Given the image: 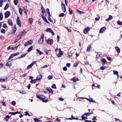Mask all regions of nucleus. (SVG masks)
Listing matches in <instances>:
<instances>
[{"instance_id": "1", "label": "nucleus", "mask_w": 122, "mask_h": 122, "mask_svg": "<svg viewBox=\"0 0 122 122\" xmlns=\"http://www.w3.org/2000/svg\"><path fill=\"white\" fill-rule=\"evenodd\" d=\"M40 96L42 97H41L39 96V99L41 100L42 101V102H43L46 103L48 101V99L44 100V99H45L46 98V97L45 96L41 95Z\"/></svg>"}, {"instance_id": "2", "label": "nucleus", "mask_w": 122, "mask_h": 122, "mask_svg": "<svg viewBox=\"0 0 122 122\" xmlns=\"http://www.w3.org/2000/svg\"><path fill=\"white\" fill-rule=\"evenodd\" d=\"M44 34L43 33L41 34L40 36V38L39 40V44H41L44 41Z\"/></svg>"}, {"instance_id": "3", "label": "nucleus", "mask_w": 122, "mask_h": 122, "mask_svg": "<svg viewBox=\"0 0 122 122\" xmlns=\"http://www.w3.org/2000/svg\"><path fill=\"white\" fill-rule=\"evenodd\" d=\"M33 41L31 40L28 41L24 45V46H26L28 45H31Z\"/></svg>"}, {"instance_id": "4", "label": "nucleus", "mask_w": 122, "mask_h": 122, "mask_svg": "<svg viewBox=\"0 0 122 122\" xmlns=\"http://www.w3.org/2000/svg\"><path fill=\"white\" fill-rule=\"evenodd\" d=\"M106 28L105 27H103L100 29L99 32L101 33H102L105 31L106 30Z\"/></svg>"}, {"instance_id": "5", "label": "nucleus", "mask_w": 122, "mask_h": 122, "mask_svg": "<svg viewBox=\"0 0 122 122\" xmlns=\"http://www.w3.org/2000/svg\"><path fill=\"white\" fill-rule=\"evenodd\" d=\"M58 50L59 52V53L57 55V57H60L63 54V53L61 51V50L60 48H59Z\"/></svg>"}, {"instance_id": "6", "label": "nucleus", "mask_w": 122, "mask_h": 122, "mask_svg": "<svg viewBox=\"0 0 122 122\" xmlns=\"http://www.w3.org/2000/svg\"><path fill=\"white\" fill-rule=\"evenodd\" d=\"M10 15V13L9 11H6L5 13V19L8 17Z\"/></svg>"}, {"instance_id": "7", "label": "nucleus", "mask_w": 122, "mask_h": 122, "mask_svg": "<svg viewBox=\"0 0 122 122\" xmlns=\"http://www.w3.org/2000/svg\"><path fill=\"white\" fill-rule=\"evenodd\" d=\"M53 41L51 39H48L47 41V43L49 45H51L53 43Z\"/></svg>"}, {"instance_id": "8", "label": "nucleus", "mask_w": 122, "mask_h": 122, "mask_svg": "<svg viewBox=\"0 0 122 122\" xmlns=\"http://www.w3.org/2000/svg\"><path fill=\"white\" fill-rule=\"evenodd\" d=\"M41 17L43 19L44 21L47 24H49V22H48L46 18L45 17V16H44L42 14L41 15Z\"/></svg>"}, {"instance_id": "9", "label": "nucleus", "mask_w": 122, "mask_h": 122, "mask_svg": "<svg viewBox=\"0 0 122 122\" xmlns=\"http://www.w3.org/2000/svg\"><path fill=\"white\" fill-rule=\"evenodd\" d=\"M90 28L88 27L84 29L83 31V32L85 34H86L87 33L88 31L90 30Z\"/></svg>"}, {"instance_id": "10", "label": "nucleus", "mask_w": 122, "mask_h": 122, "mask_svg": "<svg viewBox=\"0 0 122 122\" xmlns=\"http://www.w3.org/2000/svg\"><path fill=\"white\" fill-rule=\"evenodd\" d=\"M61 7L63 12H65L66 11V8L65 5L63 3H62L61 5Z\"/></svg>"}, {"instance_id": "11", "label": "nucleus", "mask_w": 122, "mask_h": 122, "mask_svg": "<svg viewBox=\"0 0 122 122\" xmlns=\"http://www.w3.org/2000/svg\"><path fill=\"white\" fill-rule=\"evenodd\" d=\"M16 23L20 27L21 26V24L20 21L19 19V18L17 17V18L16 20Z\"/></svg>"}, {"instance_id": "12", "label": "nucleus", "mask_w": 122, "mask_h": 122, "mask_svg": "<svg viewBox=\"0 0 122 122\" xmlns=\"http://www.w3.org/2000/svg\"><path fill=\"white\" fill-rule=\"evenodd\" d=\"M19 35L15 39L14 41V43H16L21 39V36H20V37H19Z\"/></svg>"}, {"instance_id": "13", "label": "nucleus", "mask_w": 122, "mask_h": 122, "mask_svg": "<svg viewBox=\"0 0 122 122\" xmlns=\"http://www.w3.org/2000/svg\"><path fill=\"white\" fill-rule=\"evenodd\" d=\"M71 81H73L74 82H75L77 81H79V79L77 78H75V77H73L72 78L70 79Z\"/></svg>"}, {"instance_id": "14", "label": "nucleus", "mask_w": 122, "mask_h": 122, "mask_svg": "<svg viewBox=\"0 0 122 122\" xmlns=\"http://www.w3.org/2000/svg\"><path fill=\"white\" fill-rule=\"evenodd\" d=\"M38 76L36 77V79H35L34 80H31L30 81V83L31 84H33L35 83L36 81L37 80H38Z\"/></svg>"}, {"instance_id": "15", "label": "nucleus", "mask_w": 122, "mask_h": 122, "mask_svg": "<svg viewBox=\"0 0 122 122\" xmlns=\"http://www.w3.org/2000/svg\"><path fill=\"white\" fill-rule=\"evenodd\" d=\"M101 61L104 65L106 63H107V61L104 58H103L101 60Z\"/></svg>"}, {"instance_id": "16", "label": "nucleus", "mask_w": 122, "mask_h": 122, "mask_svg": "<svg viewBox=\"0 0 122 122\" xmlns=\"http://www.w3.org/2000/svg\"><path fill=\"white\" fill-rule=\"evenodd\" d=\"M35 63V61H34L33 63H31L30 65H28L27 67V69H28L31 67Z\"/></svg>"}, {"instance_id": "17", "label": "nucleus", "mask_w": 122, "mask_h": 122, "mask_svg": "<svg viewBox=\"0 0 122 122\" xmlns=\"http://www.w3.org/2000/svg\"><path fill=\"white\" fill-rule=\"evenodd\" d=\"M24 12L25 14L26 15H27V12L28 10L26 9L24 7H23V9Z\"/></svg>"}, {"instance_id": "18", "label": "nucleus", "mask_w": 122, "mask_h": 122, "mask_svg": "<svg viewBox=\"0 0 122 122\" xmlns=\"http://www.w3.org/2000/svg\"><path fill=\"white\" fill-rule=\"evenodd\" d=\"M8 23L9 25L11 26L13 24L10 19H9L8 20Z\"/></svg>"}, {"instance_id": "19", "label": "nucleus", "mask_w": 122, "mask_h": 122, "mask_svg": "<svg viewBox=\"0 0 122 122\" xmlns=\"http://www.w3.org/2000/svg\"><path fill=\"white\" fill-rule=\"evenodd\" d=\"M18 113L20 114V113L19 112H10L9 113V114H11V115H15V114H18Z\"/></svg>"}, {"instance_id": "20", "label": "nucleus", "mask_w": 122, "mask_h": 122, "mask_svg": "<svg viewBox=\"0 0 122 122\" xmlns=\"http://www.w3.org/2000/svg\"><path fill=\"white\" fill-rule=\"evenodd\" d=\"M46 10L47 14L48 16H51V15L49 11V9L48 8H47L46 9Z\"/></svg>"}, {"instance_id": "21", "label": "nucleus", "mask_w": 122, "mask_h": 122, "mask_svg": "<svg viewBox=\"0 0 122 122\" xmlns=\"http://www.w3.org/2000/svg\"><path fill=\"white\" fill-rule=\"evenodd\" d=\"M91 44H89V46H88L87 49L86 51H90V49L91 48Z\"/></svg>"}, {"instance_id": "22", "label": "nucleus", "mask_w": 122, "mask_h": 122, "mask_svg": "<svg viewBox=\"0 0 122 122\" xmlns=\"http://www.w3.org/2000/svg\"><path fill=\"white\" fill-rule=\"evenodd\" d=\"M113 19L112 16L111 15H109V17L106 20V21H108L111 20V19Z\"/></svg>"}, {"instance_id": "23", "label": "nucleus", "mask_w": 122, "mask_h": 122, "mask_svg": "<svg viewBox=\"0 0 122 122\" xmlns=\"http://www.w3.org/2000/svg\"><path fill=\"white\" fill-rule=\"evenodd\" d=\"M115 48L117 53H119L120 51V48L118 46L116 47H115Z\"/></svg>"}, {"instance_id": "24", "label": "nucleus", "mask_w": 122, "mask_h": 122, "mask_svg": "<svg viewBox=\"0 0 122 122\" xmlns=\"http://www.w3.org/2000/svg\"><path fill=\"white\" fill-rule=\"evenodd\" d=\"M46 90L48 91L49 93H51L52 94L53 93V91L52 89L51 88H47Z\"/></svg>"}, {"instance_id": "25", "label": "nucleus", "mask_w": 122, "mask_h": 122, "mask_svg": "<svg viewBox=\"0 0 122 122\" xmlns=\"http://www.w3.org/2000/svg\"><path fill=\"white\" fill-rule=\"evenodd\" d=\"M10 62V61H9L6 64V66L9 67H10L11 66L12 64V63H9Z\"/></svg>"}, {"instance_id": "26", "label": "nucleus", "mask_w": 122, "mask_h": 122, "mask_svg": "<svg viewBox=\"0 0 122 122\" xmlns=\"http://www.w3.org/2000/svg\"><path fill=\"white\" fill-rule=\"evenodd\" d=\"M92 112L91 113H89V112H88V113H85L84 114V115H86V117H87L88 116H90V115L91 114H92Z\"/></svg>"}, {"instance_id": "27", "label": "nucleus", "mask_w": 122, "mask_h": 122, "mask_svg": "<svg viewBox=\"0 0 122 122\" xmlns=\"http://www.w3.org/2000/svg\"><path fill=\"white\" fill-rule=\"evenodd\" d=\"M19 11L20 14L22 15V9L21 8H20L19 9Z\"/></svg>"}, {"instance_id": "28", "label": "nucleus", "mask_w": 122, "mask_h": 122, "mask_svg": "<svg viewBox=\"0 0 122 122\" xmlns=\"http://www.w3.org/2000/svg\"><path fill=\"white\" fill-rule=\"evenodd\" d=\"M69 14L70 15H71L73 13L72 10L70 8H69Z\"/></svg>"}, {"instance_id": "29", "label": "nucleus", "mask_w": 122, "mask_h": 122, "mask_svg": "<svg viewBox=\"0 0 122 122\" xmlns=\"http://www.w3.org/2000/svg\"><path fill=\"white\" fill-rule=\"evenodd\" d=\"M33 22V19L31 18H29V19L28 23H30V24H31Z\"/></svg>"}, {"instance_id": "30", "label": "nucleus", "mask_w": 122, "mask_h": 122, "mask_svg": "<svg viewBox=\"0 0 122 122\" xmlns=\"http://www.w3.org/2000/svg\"><path fill=\"white\" fill-rule=\"evenodd\" d=\"M41 12L43 15L46 16L47 15L45 10H42Z\"/></svg>"}, {"instance_id": "31", "label": "nucleus", "mask_w": 122, "mask_h": 122, "mask_svg": "<svg viewBox=\"0 0 122 122\" xmlns=\"http://www.w3.org/2000/svg\"><path fill=\"white\" fill-rule=\"evenodd\" d=\"M16 27L15 26H13L12 27V30H13V31L14 32H15L16 30Z\"/></svg>"}, {"instance_id": "32", "label": "nucleus", "mask_w": 122, "mask_h": 122, "mask_svg": "<svg viewBox=\"0 0 122 122\" xmlns=\"http://www.w3.org/2000/svg\"><path fill=\"white\" fill-rule=\"evenodd\" d=\"M9 7V4H6V5L5 6L4 8V9L5 10H6Z\"/></svg>"}, {"instance_id": "33", "label": "nucleus", "mask_w": 122, "mask_h": 122, "mask_svg": "<svg viewBox=\"0 0 122 122\" xmlns=\"http://www.w3.org/2000/svg\"><path fill=\"white\" fill-rule=\"evenodd\" d=\"M46 30L47 32H49L51 33L53 30L51 28H49L47 29H46Z\"/></svg>"}, {"instance_id": "34", "label": "nucleus", "mask_w": 122, "mask_h": 122, "mask_svg": "<svg viewBox=\"0 0 122 122\" xmlns=\"http://www.w3.org/2000/svg\"><path fill=\"white\" fill-rule=\"evenodd\" d=\"M117 23L119 25H122V22L119 20L117 21Z\"/></svg>"}, {"instance_id": "35", "label": "nucleus", "mask_w": 122, "mask_h": 122, "mask_svg": "<svg viewBox=\"0 0 122 122\" xmlns=\"http://www.w3.org/2000/svg\"><path fill=\"white\" fill-rule=\"evenodd\" d=\"M33 47L32 46H31L29 48L27 51L29 52L31 51L33 48Z\"/></svg>"}, {"instance_id": "36", "label": "nucleus", "mask_w": 122, "mask_h": 122, "mask_svg": "<svg viewBox=\"0 0 122 122\" xmlns=\"http://www.w3.org/2000/svg\"><path fill=\"white\" fill-rule=\"evenodd\" d=\"M3 16L2 13H0V20H2L3 19Z\"/></svg>"}, {"instance_id": "37", "label": "nucleus", "mask_w": 122, "mask_h": 122, "mask_svg": "<svg viewBox=\"0 0 122 122\" xmlns=\"http://www.w3.org/2000/svg\"><path fill=\"white\" fill-rule=\"evenodd\" d=\"M99 53H97L96 55V57L97 58L99 59L100 58V55L99 54Z\"/></svg>"}, {"instance_id": "38", "label": "nucleus", "mask_w": 122, "mask_h": 122, "mask_svg": "<svg viewBox=\"0 0 122 122\" xmlns=\"http://www.w3.org/2000/svg\"><path fill=\"white\" fill-rule=\"evenodd\" d=\"M77 13H79L80 14H81L82 13L84 14V12L78 10H77Z\"/></svg>"}, {"instance_id": "39", "label": "nucleus", "mask_w": 122, "mask_h": 122, "mask_svg": "<svg viewBox=\"0 0 122 122\" xmlns=\"http://www.w3.org/2000/svg\"><path fill=\"white\" fill-rule=\"evenodd\" d=\"M14 4L15 5H17V3H18V0H14Z\"/></svg>"}, {"instance_id": "40", "label": "nucleus", "mask_w": 122, "mask_h": 122, "mask_svg": "<svg viewBox=\"0 0 122 122\" xmlns=\"http://www.w3.org/2000/svg\"><path fill=\"white\" fill-rule=\"evenodd\" d=\"M78 64V63L76 62V63H74L73 65V66L74 67H76L77 66Z\"/></svg>"}, {"instance_id": "41", "label": "nucleus", "mask_w": 122, "mask_h": 122, "mask_svg": "<svg viewBox=\"0 0 122 122\" xmlns=\"http://www.w3.org/2000/svg\"><path fill=\"white\" fill-rule=\"evenodd\" d=\"M65 15V14L63 13H61L59 15V17H63Z\"/></svg>"}, {"instance_id": "42", "label": "nucleus", "mask_w": 122, "mask_h": 122, "mask_svg": "<svg viewBox=\"0 0 122 122\" xmlns=\"http://www.w3.org/2000/svg\"><path fill=\"white\" fill-rule=\"evenodd\" d=\"M106 68V67L105 66H102L100 67V69L102 70H103Z\"/></svg>"}, {"instance_id": "43", "label": "nucleus", "mask_w": 122, "mask_h": 122, "mask_svg": "<svg viewBox=\"0 0 122 122\" xmlns=\"http://www.w3.org/2000/svg\"><path fill=\"white\" fill-rule=\"evenodd\" d=\"M26 54H25L22 55L21 56H20L19 58L21 59L23 57H25Z\"/></svg>"}, {"instance_id": "44", "label": "nucleus", "mask_w": 122, "mask_h": 122, "mask_svg": "<svg viewBox=\"0 0 122 122\" xmlns=\"http://www.w3.org/2000/svg\"><path fill=\"white\" fill-rule=\"evenodd\" d=\"M53 78L52 76V75H49L48 77V79L49 80H51Z\"/></svg>"}, {"instance_id": "45", "label": "nucleus", "mask_w": 122, "mask_h": 122, "mask_svg": "<svg viewBox=\"0 0 122 122\" xmlns=\"http://www.w3.org/2000/svg\"><path fill=\"white\" fill-rule=\"evenodd\" d=\"M118 72L117 71H116L115 70L113 71V74L114 75H117V74H118Z\"/></svg>"}, {"instance_id": "46", "label": "nucleus", "mask_w": 122, "mask_h": 122, "mask_svg": "<svg viewBox=\"0 0 122 122\" xmlns=\"http://www.w3.org/2000/svg\"><path fill=\"white\" fill-rule=\"evenodd\" d=\"M50 16H48L47 17L48 20L50 21L51 22H52L53 21L52 20L51 18H50Z\"/></svg>"}, {"instance_id": "47", "label": "nucleus", "mask_w": 122, "mask_h": 122, "mask_svg": "<svg viewBox=\"0 0 122 122\" xmlns=\"http://www.w3.org/2000/svg\"><path fill=\"white\" fill-rule=\"evenodd\" d=\"M51 87L52 88H54L55 89H56V85L55 84H54L53 85H52L51 86Z\"/></svg>"}, {"instance_id": "48", "label": "nucleus", "mask_w": 122, "mask_h": 122, "mask_svg": "<svg viewBox=\"0 0 122 122\" xmlns=\"http://www.w3.org/2000/svg\"><path fill=\"white\" fill-rule=\"evenodd\" d=\"M14 57V56H13V54H11V55L10 56L9 58H8V60H10L13 57Z\"/></svg>"}, {"instance_id": "49", "label": "nucleus", "mask_w": 122, "mask_h": 122, "mask_svg": "<svg viewBox=\"0 0 122 122\" xmlns=\"http://www.w3.org/2000/svg\"><path fill=\"white\" fill-rule=\"evenodd\" d=\"M90 102H92L93 103H94L95 102V101L94 100H93V99L92 98H90Z\"/></svg>"}, {"instance_id": "50", "label": "nucleus", "mask_w": 122, "mask_h": 122, "mask_svg": "<svg viewBox=\"0 0 122 122\" xmlns=\"http://www.w3.org/2000/svg\"><path fill=\"white\" fill-rule=\"evenodd\" d=\"M39 81H40V80L42 78V76L41 75H40L39 76Z\"/></svg>"}, {"instance_id": "51", "label": "nucleus", "mask_w": 122, "mask_h": 122, "mask_svg": "<svg viewBox=\"0 0 122 122\" xmlns=\"http://www.w3.org/2000/svg\"><path fill=\"white\" fill-rule=\"evenodd\" d=\"M5 32V30L3 29H2L1 30V32L3 33L4 34Z\"/></svg>"}, {"instance_id": "52", "label": "nucleus", "mask_w": 122, "mask_h": 122, "mask_svg": "<svg viewBox=\"0 0 122 122\" xmlns=\"http://www.w3.org/2000/svg\"><path fill=\"white\" fill-rule=\"evenodd\" d=\"M3 27L5 28H6L7 27L6 24L5 23L3 24Z\"/></svg>"}, {"instance_id": "53", "label": "nucleus", "mask_w": 122, "mask_h": 122, "mask_svg": "<svg viewBox=\"0 0 122 122\" xmlns=\"http://www.w3.org/2000/svg\"><path fill=\"white\" fill-rule=\"evenodd\" d=\"M3 1V0H0V7L2 6Z\"/></svg>"}, {"instance_id": "54", "label": "nucleus", "mask_w": 122, "mask_h": 122, "mask_svg": "<svg viewBox=\"0 0 122 122\" xmlns=\"http://www.w3.org/2000/svg\"><path fill=\"white\" fill-rule=\"evenodd\" d=\"M25 116H30V115L29 113H28L27 112H25Z\"/></svg>"}, {"instance_id": "55", "label": "nucleus", "mask_w": 122, "mask_h": 122, "mask_svg": "<svg viewBox=\"0 0 122 122\" xmlns=\"http://www.w3.org/2000/svg\"><path fill=\"white\" fill-rule=\"evenodd\" d=\"M20 93L21 94H24L25 93V92L23 90H21L20 91Z\"/></svg>"}, {"instance_id": "56", "label": "nucleus", "mask_w": 122, "mask_h": 122, "mask_svg": "<svg viewBox=\"0 0 122 122\" xmlns=\"http://www.w3.org/2000/svg\"><path fill=\"white\" fill-rule=\"evenodd\" d=\"M68 54L70 55H71V56H72V55L73 54L72 52V51H69V52H68Z\"/></svg>"}, {"instance_id": "57", "label": "nucleus", "mask_w": 122, "mask_h": 122, "mask_svg": "<svg viewBox=\"0 0 122 122\" xmlns=\"http://www.w3.org/2000/svg\"><path fill=\"white\" fill-rule=\"evenodd\" d=\"M19 53V52H17L15 53H13L12 54L13 55V56H14L18 55Z\"/></svg>"}, {"instance_id": "58", "label": "nucleus", "mask_w": 122, "mask_h": 122, "mask_svg": "<svg viewBox=\"0 0 122 122\" xmlns=\"http://www.w3.org/2000/svg\"><path fill=\"white\" fill-rule=\"evenodd\" d=\"M66 29L67 30L68 32H71V29H69L68 27H66Z\"/></svg>"}, {"instance_id": "59", "label": "nucleus", "mask_w": 122, "mask_h": 122, "mask_svg": "<svg viewBox=\"0 0 122 122\" xmlns=\"http://www.w3.org/2000/svg\"><path fill=\"white\" fill-rule=\"evenodd\" d=\"M99 19L100 17L99 16H98L97 17L95 18V20L97 21L99 20Z\"/></svg>"}, {"instance_id": "60", "label": "nucleus", "mask_w": 122, "mask_h": 122, "mask_svg": "<svg viewBox=\"0 0 122 122\" xmlns=\"http://www.w3.org/2000/svg\"><path fill=\"white\" fill-rule=\"evenodd\" d=\"M6 80L5 79L0 78V81H4Z\"/></svg>"}, {"instance_id": "61", "label": "nucleus", "mask_w": 122, "mask_h": 122, "mask_svg": "<svg viewBox=\"0 0 122 122\" xmlns=\"http://www.w3.org/2000/svg\"><path fill=\"white\" fill-rule=\"evenodd\" d=\"M63 69L64 71H66L67 70V69L66 67H64L63 68Z\"/></svg>"}, {"instance_id": "62", "label": "nucleus", "mask_w": 122, "mask_h": 122, "mask_svg": "<svg viewBox=\"0 0 122 122\" xmlns=\"http://www.w3.org/2000/svg\"><path fill=\"white\" fill-rule=\"evenodd\" d=\"M71 64L70 63H67L66 64V66L68 67H69L70 66Z\"/></svg>"}, {"instance_id": "63", "label": "nucleus", "mask_w": 122, "mask_h": 122, "mask_svg": "<svg viewBox=\"0 0 122 122\" xmlns=\"http://www.w3.org/2000/svg\"><path fill=\"white\" fill-rule=\"evenodd\" d=\"M12 104L13 105L15 106L16 104V103L15 101H13L12 102Z\"/></svg>"}, {"instance_id": "64", "label": "nucleus", "mask_w": 122, "mask_h": 122, "mask_svg": "<svg viewBox=\"0 0 122 122\" xmlns=\"http://www.w3.org/2000/svg\"><path fill=\"white\" fill-rule=\"evenodd\" d=\"M34 121L35 122H38V119L36 118H34Z\"/></svg>"}]
</instances>
